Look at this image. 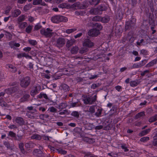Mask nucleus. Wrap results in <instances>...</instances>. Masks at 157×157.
I'll return each mask as SVG.
<instances>
[{"mask_svg":"<svg viewBox=\"0 0 157 157\" xmlns=\"http://www.w3.org/2000/svg\"><path fill=\"white\" fill-rule=\"evenodd\" d=\"M25 57L26 58H31V56H29V55L25 53H20L17 55V57L19 58H21L22 57Z\"/></svg>","mask_w":157,"mask_h":157,"instance_id":"a878e982","label":"nucleus"},{"mask_svg":"<svg viewBox=\"0 0 157 157\" xmlns=\"http://www.w3.org/2000/svg\"><path fill=\"white\" fill-rule=\"evenodd\" d=\"M16 90H17V88L16 87H13L12 88H8L5 90V91L8 94H9L11 92H14Z\"/></svg>","mask_w":157,"mask_h":157,"instance_id":"473e14b6","label":"nucleus"},{"mask_svg":"<svg viewBox=\"0 0 157 157\" xmlns=\"http://www.w3.org/2000/svg\"><path fill=\"white\" fill-rule=\"evenodd\" d=\"M40 88V87L39 85L33 86L30 92L31 95L33 97H34L35 95L39 93Z\"/></svg>","mask_w":157,"mask_h":157,"instance_id":"423d86ee","label":"nucleus"},{"mask_svg":"<svg viewBox=\"0 0 157 157\" xmlns=\"http://www.w3.org/2000/svg\"><path fill=\"white\" fill-rule=\"evenodd\" d=\"M33 26L32 25H29L27 26L25 29V31L28 33H29L31 32Z\"/></svg>","mask_w":157,"mask_h":157,"instance_id":"f704fd0d","label":"nucleus"},{"mask_svg":"<svg viewBox=\"0 0 157 157\" xmlns=\"http://www.w3.org/2000/svg\"><path fill=\"white\" fill-rule=\"evenodd\" d=\"M34 144L32 142L30 141L25 144V147L27 148H30L33 147Z\"/></svg>","mask_w":157,"mask_h":157,"instance_id":"c85d7f7f","label":"nucleus"},{"mask_svg":"<svg viewBox=\"0 0 157 157\" xmlns=\"http://www.w3.org/2000/svg\"><path fill=\"white\" fill-rule=\"evenodd\" d=\"M28 17V20L31 23L32 22L35 20L34 18L31 16H29Z\"/></svg>","mask_w":157,"mask_h":157,"instance_id":"774afa93","label":"nucleus"},{"mask_svg":"<svg viewBox=\"0 0 157 157\" xmlns=\"http://www.w3.org/2000/svg\"><path fill=\"white\" fill-rule=\"evenodd\" d=\"M19 28L21 29H24L28 26V24L26 22H24L18 23Z\"/></svg>","mask_w":157,"mask_h":157,"instance_id":"dca6fc26","label":"nucleus"},{"mask_svg":"<svg viewBox=\"0 0 157 157\" xmlns=\"http://www.w3.org/2000/svg\"><path fill=\"white\" fill-rule=\"evenodd\" d=\"M130 85L132 87H135L140 82L137 80H136L134 81H131L130 82Z\"/></svg>","mask_w":157,"mask_h":157,"instance_id":"c756f323","label":"nucleus"},{"mask_svg":"<svg viewBox=\"0 0 157 157\" xmlns=\"http://www.w3.org/2000/svg\"><path fill=\"white\" fill-rule=\"evenodd\" d=\"M136 22V20L134 18L126 22L125 24V29L126 30L128 29H132L135 25Z\"/></svg>","mask_w":157,"mask_h":157,"instance_id":"20e7f679","label":"nucleus"},{"mask_svg":"<svg viewBox=\"0 0 157 157\" xmlns=\"http://www.w3.org/2000/svg\"><path fill=\"white\" fill-rule=\"evenodd\" d=\"M33 153L34 155L40 156L42 154V152L41 150L36 149L34 150Z\"/></svg>","mask_w":157,"mask_h":157,"instance_id":"5701e85b","label":"nucleus"},{"mask_svg":"<svg viewBox=\"0 0 157 157\" xmlns=\"http://www.w3.org/2000/svg\"><path fill=\"white\" fill-rule=\"evenodd\" d=\"M90 12L91 14L94 15H100L102 13V12H101L99 10L98 7L90 10Z\"/></svg>","mask_w":157,"mask_h":157,"instance_id":"9b49d317","label":"nucleus"},{"mask_svg":"<svg viewBox=\"0 0 157 157\" xmlns=\"http://www.w3.org/2000/svg\"><path fill=\"white\" fill-rule=\"evenodd\" d=\"M157 63V59H154L146 64L145 67H149L152 66L154 64H156Z\"/></svg>","mask_w":157,"mask_h":157,"instance_id":"2eb2a0df","label":"nucleus"},{"mask_svg":"<svg viewBox=\"0 0 157 157\" xmlns=\"http://www.w3.org/2000/svg\"><path fill=\"white\" fill-rule=\"evenodd\" d=\"M84 157H98L97 155L91 154L90 153H88L86 154Z\"/></svg>","mask_w":157,"mask_h":157,"instance_id":"4d7b16f0","label":"nucleus"},{"mask_svg":"<svg viewBox=\"0 0 157 157\" xmlns=\"http://www.w3.org/2000/svg\"><path fill=\"white\" fill-rule=\"evenodd\" d=\"M88 51V48L86 47H82L79 50V53L81 54H83L86 53Z\"/></svg>","mask_w":157,"mask_h":157,"instance_id":"c03bdc74","label":"nucleus"},{"mask_svg":"<svg viewBox=\"0 0 157 157\" xmlns=\"http://www.w3.org/2000/svg\"><path fill=\"white\" fill-rule=\"evenodd\" d=\"M59 114L60 115H65L68 113V111L67 109H65L61 111H59Z\"/></svg>","mask_w":157,"mask_h":157,"instance_id":"6e6d98bb","label":"nucleus"},{"mask_svg":"<svg viewBox=\"0 0 157 157\" xmlns=\"http://www.w3.org/2000/svg\"><path fill=\"white\" fill-rule=\"evenodd\" d=\"M88 2L87 1H84L82 4H81V7H80V9H86L88 7Z\"/></svg>","mask_w":157,"mask_h":157,"instance_id":"7c9ffc66","label":"nucleus"},{"mask_svg":"<svg viewBox=\"0 0 157 157\" xmlns=\"http://www.w3.org/2000/svg\"><path fill=\"white\" fill-rule=\"evenodd\" d=\"M71 8H77L78 9H80L81 4L79 2H77L74 3L71 5H70Z\"/></svg>","mask_w":157,"mask_h":157,"instance_id":"412c9836","label":"nucleus"},{"mask_svg":"<svg viewBox=\"0 0 157 157\" xmlns=\"http://www.w3.org/2000/svg\"><path fill=\"white\" fill-rule=\"evenodd\" d=\"M67 107V104L65 103H61L59 104L57 108L59 109H65Z\"/></svg>","mask_w":157,"mask_h":157,"instance_id":"bb28decb","label":"nucleus"},{"mask_svg":"<svg viewBox=\"0 0 157 157\" xmlns=\"http://www.w3.org/2000/svg\"><path fill=\"white\" fill-rule=\"evenodd\" d=\"M55 150H56V152L57 151L58 153L60 154L65 155L67 153L66 151L63 150L61 148L56 149Z\"/></svg>","mask_w":157,"mask_h":157,"instance_id":"58836bf2","label":"nucleus"},{"mask_svg":"<svg viewBox=\"0 0 157 157\" xmlns=\"http://www.w3.org/2000/svg\"><path fill=\"white\" fill-rule=\"evenodd\" d=\"M65 43V40L63 38H59L56 41V45L57 47L60 48L63 46Z\"/></svg>","mask_w":157,"mask_h":157,"instance_id":"39448f33","label":"nucleus"},{"mask_svg":"<svg viewBox=\"0 0 157 157\" xmlns=\"http://www.w3.org/2000/svg\"><path fill=\"white\" fill-rule=\"evenodd\" d=\"M49 111L52 113H56L57 112V109L54 107H49L48 109Z\"/></svg>","mask_w":157,"mask_h":157,"instance_id":"603ef678","label":"nucleus"},{"mask_svg":"<svg viewBox=\"0 0 157 157\" xmlns=\"http://www.w3.org/2000/svg\"><path fill=\"white\" fill-rule=\"evenodd\" d=\"M41 34L47 38H51L54 35L52 29L47 28L46 29H43L40 30Z\"/></svg>","mask_w":157,"mask_h":157,"instance_id":"7ed1b4c3","label":"nucleus"},{"mask_svg":"<svg viewBox=\"0 0 157 157\" xmlns=\"http://www.w3.org/2000/svg\"><path fill=\"white\" fill-rule=\"evenodd\" d=\"M94 26L95 27H96L98 29V30L99 31L100 30H101L102 29V26L101 25L99 24L98 23H96L94 25Z\"/></svg>","mask_w":157,"mask_h":157,"instance_id":"e2e57ef3","label":"nucleus"},{"mask_svg":"<svg viewBox=\"0 0 157 157\" xmlns=\"http://www.w3.org/2000/svg\"><path fill=\"white\" fill-rule=\"evenodd\" d=\"M41 138V136L38 134H34L31 136V139H36V140H40Z\"/></svg>","mask_w":157,"mask_h":157,"instance_id":"b1692460","label":"nucleus"},{"mask_svg":"<svg viewBox=\"0 0 157 157\" xmlns=\"http://www.w3.org/2000/svg\"><path fill=\"white\" fill-rule=\"evenodd\" d=\"M16 123L19 125L22 126L24 125L25 123L24 119L20 117H17L14 120Z\"/></svg>","mask_w":157,"mask_h":157,"instance_id":"0eeeda50","label":"nucleus"},{"mask_svg":"<svg viewBox=\"0 0 157 157\" xmlns=\"http://www.w3.org/2000/svg\"><path fill=\"white\" fill-rule=\"evenodd\" d=\"M31 8V5L30 4L25 5L23 8V10L25 11H26L29 10Z\"/></svg>","mask_w":157,"mask_h":157,"instance_id":"de8ad7c7","label":"nucleus"},{"mask_svg":"<svg viewBox=\"0 0 157 157\" xmlns=\"http://www.w3.org/2000/svg\"><path fill=\"white\" fill-rule=\"evenodd\" d=\"M83 45L85 47H91L93 46V43L89 39L85 40L83 43Z\"/></svg>","mask_w":157,"mask_h":157,"instance_id":"9d476101","label":"nucleus"},{"mask_svg":"<svg viewBox=\"0 0 157 157\" xmlns=\"http://www.w3.org/2000/svg\"><path fill=\"white\" fill-rule=\"evenodd\" d=\"M75 42V40L74 39L68 40L66 43V47L68 48L70 47L71 46L73 45Z\"/></svg>","mask_w":157,"mask_h":157,"instance_id":"6ab92c4d","label":"nucleus"},{"mask_svg":"<svg viewBox=\"0 0 157 157\" xmlns=\"http://www.w3.org/2000/svg\"><path fill=\"white\" fill-rule=\"evenodd\" d=\"M110 20V18L108 16H106L103 17H101V21L103 23H107Z\"/></svg>","mask_w":157,"mask_h":157,"instance_id":"cd10ccee","label":"nucleus"},{"mask_svg":"<svg viewBox=\"0 0 157 157\" xmlns=\"http://www.w3.org/2000/svg\"><path fill=\"white\" fill-rule=\"evenodd\" d=\"M85 140L90 144H92L95 141V140L94 138L88 137L86 138Z\"/></svg>","mask_w":157,"mask_h":157,"instance_id":"ea45409f","label":"nucleus"},{"mask_svg":"<svg viewBox=\"0 0 157 157\" xmlns=\"http://www.w3.org/2000/svg\"><path fill=\"white\" fill-rule=\"evenodd\" d=\"M71 115L77 118H78L79 117V114L78 112L76 111H73L71 113Z\"/></svg>","mask_w":157,"mask_h":157,"instance_id":"79ce46f5","label":"nucleus"},{"mask_svg":"<svg viewBox=\"0 0 157 157\" xmlns=\"http://www.w3.org/2000/svg\"><path fill=\"white\" fill-rule=\"evenodd\" d=\"M29 43L31 45L34 46L37 44V42L36 40H29Z\"/></svg>","mask_w":157,"mask_h":157,"instance_id":"5fc2aeb1","label":"nucleus"},{"mask_svg":"<svg viewBox=\"0 0 157 157\" xmlns=\"http://www.w3.org/2000/svg\"><path fill=\"white\" fill-rule=\"evenodd\" d=\"M100 0H90L89 3L92 5L96 6L100 2Z\"/></svg>","mask_w":157,"mask_h":157,"instance_id":"2f4dec72","label":"nucleus"},{"mask_svg":"<svg viewBox=\"0 0 157 157\" xmlns=\"http://www.w3.org/2000/svg\"><path fill=\"white\" fill-rule=\"evenodd\" d=\"M37 98H41L43 97L44 98L47 99L48 98L46 94L41 93L39 95H38Z\"/></svg>","mask_w":157,"mask_h":157,"instance_id":"4c0bfd02","label":"nucleus"},{"mask_svg":"<svg viewBox=\"0 0 157 157\" xmlns=\"http://www.w3.org/2000/svg\"><path fill=\"white\" fill-rule=\"evenodd\" d=\"M22 138L23 136L22 135L18 134L17 135H16L14 140L20 141L22 139Z\"/></svg>","mask_w":157,"mask_h":157,"instance_id":"09e8293b","label":"nucleus"},{"mask_svg":"<svg viewBox=\"0 0 157 157\" xmlns=\"http://www.w3.org/2000/svg\"><path fill=\"white\" fill-rule=\"evenodd\" d=\"M78 48L75 46L73 47L71 49V53L72 54H76L78 52Z\"/></svg>","mask_w":157,"mask_h":157,"instance_id":"393cba45","label":"nucleus"},{"mask_svg":"<svg viewBox=\"0 0 157 157\" xmlns=\"http://www.w3.org/2000/svg\"><path fill=\"white\" fill-rule=\"evenodd\" d=\"M151 128H148L146 130L142 131L139 134V136H143L145 135L148 134L151 131Z\"/></svg>","mask_w":157,"mask_h":157,"instance_id":"4468645a","label":"nucleus"},{"mask_svg":"<svg viewBox=\"0 0 157 157\" xmlns=\"http://www.w3.org/2000/svg\"><path fill=\"white\" fill-rule=\"evenodd\" d=\"M52 21L54 23H59L61 22H66L68 21L67 18L65 16L57 15L54 16L51 18Z\"/></svg>","mask_w":157,"mask_h":157,"instance_id":"f03ea898","label":"nucleus"},{"mask_svg":"<svg viewBox=\"0 0 157 157\" xmlns=\"http://www.w3.org/2000/svg\"><path fill=\"white\" fill-rule=\"evenodd\" d=\"M9 45L11 48H14V47H19L20 46V44L15 43L13 41H10L9 43Z\"/></svg>","mask_w":157,"mask_h":157,"instance_id":"a211bd4d","label":"nucleus"},{"mask_svg":"<svg viewBox=\"0 0 157 157\" xmlns=\"http://www.w3.org/2000/svg\"><path fill=\"white\" fill-rule=\"evenodd\" d=\"M3 144L8 149H11V147L10 143L8 141H4Z\"/></svg>","mask_w":157,"mask_h":157,"instance_id":"3c124183","label":"nucleus"},{"mask_svg":"<svg viewBox=\"0 0 157 157\" xmlns=\"http://www.w3.org/2000/svg\"><path fill=\"white\" fill-rule=\"evenodd\" d=\"M42 75L44 78H50V75L49 73L46 74L45 73H42Z\"/></svg>","mask_w":157,"mask_h":157,"instance_id":"0e129e2a","label":"nucleus"},{"mask_svg":"<svg viewBox=\"0 0 157 157\" xmlns=\"http://www.w3.org/2000/svg\"><path fill=\"white\" fill-rule=\"evenodd\" d=\"M21 13V12L18 9H16L12 13V16L13 17H17Z\"/></svg>","mask_w":157,"mask_h":157,"instance_id":"f8f14e48","label":"nucleus"},{"mask_svg":"<svg viewBox=\"0 0 157 157\" xmlns=\"http://www.w3.org/2000/svg\"><path fill=\"white\" fill-rule=\"evenodd\" d=\"M88 111L91 114L94 113L95 112L94 106V105L90 106Z\"/></svg>","mask_w":157,"mask_h":157,"instance_id":"a18cd8bd","label":"nucleus"},{"mask_svg":"<svg viewBox=\"0 0 157 157\" xmlns=\"http://www.w3.org/2000/svg\"><path fill=\"white\" fill-rule=\"evenodd\" d=\"M7 66L10 69V70L12 72L14 73L17 71V68L12 64H9Z\"/></svg>","mask_w":157,"mask_h":157,"instance_id":"aec40b11","label":"nucleus"},{"mask_svg":"<svg viewBox=\"0 0 157 157\" xmlns=\"http://www.w3.org/2000/svg\"><path fill=\"white\" fill-rule=\"evenodd\" d=\"M98 8L101 12L103 11L106 10L107 9V7L104 4L100 5Z\"/></svg>","mask_w":157,"mask_h":157,"instance_id":"72a5a7b5","label":"nucleus"},{"mask_svg":"<svg viewBox=\"0 0 157 157\" xmlns=\"http://www.w3.org/2000/svg\"><path fill=\"white\" fill-rule=\"evenodd\" d=\"M42 26L40 25L39 23L37 24L36 25H35L34 28V30H38L39 29L41 28Z\"/></svg>","mask_w":157,"mask_h":157,"instance_id":"13d9d810","label":"nucleus"},{"mask_svg":"<svg viewBox=\"0 0 157 157\" xmlns=\"http://www.w3.org/2000/svg\"><path fill=\"white\" fill-rule=\"evenodd\" d=\"M26 18V16L24 15H22L18 17L17 18V23L22 22V21L25 20Z\"/></svg>","mask_w":157,"mask_h":157,"instance_id":"4be33fe9","label":"nucleus"},{"mask_svg":"<svg viewBox=\"0 0 157 157\" xmlns=\"http://www.w3.org/2000/svg\"><path fill=\"white\" fill-rule=\"evenodd\" d=\"M99 34V31L95 29L90 30L88 32V35L90 36H97Z\"/></svg>","mask_w":157,"mask_h":157,"instance_id":"6e6552de","label":"nucleus"},{"mask_svg":"<svg viewBox=\"0 0 157 157\" xmlns=\"http://www.w3.org/2000/svg\"><path fill=\"white\" fill-rule=\"evenodd\" d=\"M42 0H33V4L34 5H36L40 4L42 2Z\"/></svg>","mask_w":157,"mask_h":157,"instance_id":"49530a36","label":"nucleus"},{"mask_svg":"<svg viewBox=\"0 0 157 157\" xmlns=\"http://www.w3.org/2000/svg\"><path fill=\"white\" fill-rule=\"evenodd\" d=\"M29 97V94H25L21 99V101L22 102L27 101Z\"/></svg>","mask_w":157,"mask_h":157,"instance_id":"c9c22d12","label":"nucleus"},{"mask_svg":"<svg viewBox=\"0 0 157 157\" xmlns=\"http://www.w3.org/2000/svg\"><path fill=\"white\" fill-rule=\"evenodd\" d=\"M24 144L23 143H21L19 144V147L22 153L23 154H25V151L24 148Z\"/></svg>","mask_w":157,"mask_h":157,"instance_id":"a19ab883","label":"nucleus"},{"mask_svg":"<svg viewBox=\"0 0 157 157\" xmlns=\"http://www.w3.org/2000/svg\"><path fill=\"white\" fill-rule=\"evenodd\" d=\"M91 19L94 21H101V17L99 16H95L92 18Z\"/></svg>","mask_w":157,"mask_h":157,"instance_id":"e433bc0d","label":"nucleus"},{"mask_svg":"<svg viewBox=\"0 0 157 157\" xmlns=\"http://www.w3.org/2000/svg\"><path fill=\"white\" fill-rule=\"evenodd\" d=\"M0 105L2 107H6L7 104L6 102L3 101H2L1 99V102L0 103Z\"/></svg>","mask_w":157,"mask_h":157,"instance_id":"338daca9","label":"nucleus"},{"mask_svg":"<svg viewBox=\"0 0 157 157\" xmlns=\"http://www.w3.org/2000/svg\"><path fill=\"white\" fill-rule=\"evenodd\" d=\"M102 111V109L98 108V109L97 112L95 113V115L98 117L101 116V112Z\"/></svg>","mask_w":157,"mask_h":157,"instance_id":"37998d69","label":"nucleus"},{"mask_svg":"<svg viewBox=\"0 0 157 157\" xmlns=\"http://www.w3.org/2000/svg\"><path fill=\"white\" fill-rule=\"evenodd\" d=\"M58 7L62 9L66 8L67 9L71 8L70 5L66 3H63L58 5Z\"/></svg>","mask_w":157,"mask_h":157,"instance_id":"f3484780","label":"nucleus"},{"mask_svg":"<svg viewBox=\"0 0 157 157\" xmlns=\"http://www.w3.org/2000/svg\"><path fill=\"white\" fill-rule=\"evenodd\" d=\"M149 140V137H144L140 138V141L141 142H145Z\"/></svg>","mask_w":157,"mask_h":157,"instance_id":"bf43d9fd","label":"nucleus"},{"mask_svg":"<svg viewBox=\"0 0 157 157\" xmlns=\"http://www.w3.org/2000/svg\"><path fill=\"white\" fill-rule=\"evenodd\" d=\"M97 99V95H94L93 97L86 95L83 96L82 100L85 104L91 105L95 103Z\"/></svg>","mask_w":157,"mask_h":157,"instance_id":"f257e3e1","label":"nucleus"},{"mask_svg":"<svg viewBox=\"0 0 157 157\" xmlns=\"http://www.w3.org/2000/svg\"><path fill=\"white\" fill-rule=\"evenodd\" d=\"M121 148L124 150L125 152L128 151V150L127 149V147L125 144H123L121 146Z\"/></svg>","mask_w":157,"mask_h":157,"instance_id":"69168bd1","label":"nucleus"},{"mask_svg":"<svg viewBox=\"0 0 157 157\" xmlns=\"http://www.w3.org/2000/svg\"><path fill=\"white\" fill-rule=\"evenodd\" d=\"M76 30V29H67L65 31V32L66 33L68 34H70L71 33L74 32Z\"/></svg>","mask_w":157,"mask_h":157,"instance_id":"680f3d73","label":"nucleus"},{"mask_svg":"<svg viewBox=\"0 0 157 157\" xmlns=\"http://www.w3.org/2000/svg\"><path fill=\"white\" fill-rule=\"evenodd\" d=\"M59 88L61 90H63L65 92H66L69 91V86L66 84H62L59 87Z\"/></svg>","mask_w":157,"mask_h":157,"instance_id":"ddd939ff","label":"nucleus"},{"mask_svg":"<svg viewBox=\"0 0 157 157\" xmlns=\"http://www.w3.org/2000/svg\"><path fill=\"white\" fill-rule=\"evenodd\" d=\"M79 105L78 102L71 103L70 105V107H74L79 106Z\"/></svg>","mask_w":157,"mask_h":157,"instance_id":"052dcab7","label":"nucleus"},{"mask_svg":"<svg viewBox=\"0 0 157 157\" xmlns=\"http://www.w3.org/2000/svg\"><path fill=\"white\" fill-rule=\"evenodd\" d=\"M144 112H140L138 113L135 116L136 119H137L141 117L144 116Z\"/></svg>","mask_w":157,"mask_h":157,"instance_id":"8fccbe9b","label":"nucleus"},{"mask_svg":"<svg viewBox=\"0 0 157 157\" xmlns=\"http://www.w3.org/2000/svg\"><path fill=\"white\" fill-rule=\"evenodd\" d=\"M8 135L12 138H13L14 139L16 135V134L13 132L10 131L9 132Z\"/></svg>","mask_w":157,"mask_h":157,"instance_id":"864d4df0","label":"nucleus"},{"mask_svg":"<svg viewBox=\"0 0 157 157\" xmlns=\"http://www.w3.org/2000/svg\"><path fill=\"white\" fill-rule=\"evenodd\" d=\"M30 79H22L21 81V86L22 87L28 86L30 83Z\"/></svg>","mask_w":157,"mask_h":157,"instance_id":"1a4fd4ad","label":"nucleus"}]
</instances>
